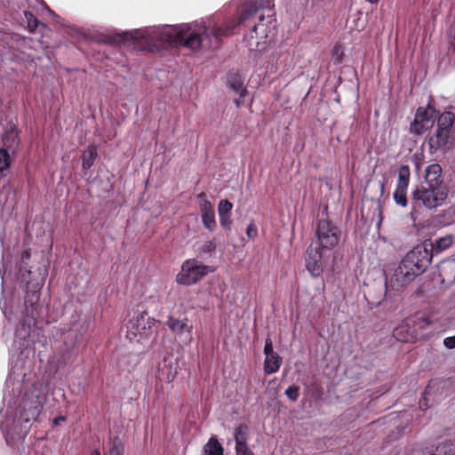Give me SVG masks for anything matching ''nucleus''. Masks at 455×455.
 I'll list each match as a JSON object with an SVG mask.
<instances>
[{"instance_id": "nucleus-1", "label": "nucleus", "mask_w": 455, "mask_h": 455, "mask_svg": "<svg viewBox=\"0 0 455 455\" xmlns=\"http://www.w3.org/2000/svg\"><path fill=\"white\" fill-rule=\"evenodd\" d=\"M236 26L231 21L225 28L212 20H200L178 26L149 27L125 32L124 36L145 43L155 48H161L165 44H180L193 50H208L217 47L221 37L229 35Z\"/></svg>"}, {"instance_id": "nucleus-2", "label": "nucleus", "mask_w": 455, "mask_h": 455, "mask_svg": "<svg viewBox=\"0 0 455 455\" xmlns=\"http://www.w3.org/2000/svg\"><path fill=\"white\" fill-rule=\"evenodd\" d=\"M430 261L426 248L417 247L408 252L391 275L386 273L387 284L399 290L422 273Z\"/></svg>"}, {"instance_id": "nucleus-3", "label": "nucleus", "mask_w": 455, "mask_h": 455, "mask_svg": "<svg viewBox=\"0 0 455 455\" xmlns=\"http://www.w3.org/2000/svg\"><path fill=\"white\" fill-rule=\"evenodd\" d=\"M274 20L264 21L260 17L259 22L245 36L246 45L250 52H262L267 49L275 34Z\"/></svg>"}, {"instance_id": "nucleus-4", "label": "nucleus", "mask_w": 455, "mask_h": 455, "mask_svg": "<svg viewBox=\"0 0 455 455\" xmlns=\"http://www.w3.org/2000/svg\"><path fill=\"white\" fill-rule=\"evenodd\" d=\"M447 196V187H435L430 184H420L412 192L413 204L417 206L423 205L427 209L441 206Z\"/></svg>"}, {"instance_id": "nucleus-5", "label": "nucleus", "mask_w": 455, "mask_h": 455, "mask_svg": "<svg viewBox=\"0 0 455 455\" xmlns=\"http://www.w3.org/2000/svg\"><path fill=\"white\" fill-rule=\"evenodd\" d=\"M157 332V323L146 313L133 316L127 324V337L131 340L141 342Z\"/></svg>"}, {"instance_id": "nucleus-6", "label": "nucleus", "mask_w": 455, "mask_h": 455, "mask_svg": "<svg viewBox=\"0 0 455 455\" xmlns=\"http://www.w3.org/2000/svg\"><path fill=\"white\" fill-rule=\"evenodd\" d=\"M212 271L211 267L204 265L195 259H187L183 262L181 269L176 276V282L182 285H192Z\"/></svg>"}, {"instance_id": "nucleus-7", "label": "nucleus", "mask_w": 455, "mask_h": 455, "mask_svg": "<svg viewBox=\"0 0 455 455\" xmlns=\"http://www.w3.org/2000/svg\"><path fill=\"white\" fill-rule=\"evenodd\" d=\"M44 403V398L36 387H33L28 393H25L20 407L19 420L26 423L36 420L39 417Z\"/></svg>"}, {"instance_id": "nucleus-8", "label": "nucleus", "mask_w": 455, "mask_h": 455, "mask_svg": "<svg viewBox=\"0 0 455 455\" xmlns=\"http://www.w3.org/2000/svg\"><path fill=\"white\" fill-rule=\"evenodd\" d=\"M436 116V110L429 104L426 108H419L414 121L411 124V132L417 135L423 134L426 131L433 127Z\"/></svg>"}, {"instance_id": "nucleus-9", "label": "nucleus", "mask_w": 455, "mask_h": 455, "mask_svg": "<svg viewBox=\"0 0 455 455\" xmlns=\"http://www.w3.org/2000/svg\"><path fill=\"white\" fill-rule=\"evenodd\" d=\"M317 238L321 249H331L339 243L338 229L328 220H322L317 226Z\"/></svg>"}, {"instance_id": "nucleus-10", "label": "nucleus", "mask_w": 455, "mask_h": 455, "mask_svg": "<svg viewBox=\"0 0 455 455\" xmlns=\"http://www.w3.org/2000/svg\"><path fill=\"white\" fill-rule=\"evenodd\" d=\"M323 249L311 244L307 251L306 267L311 275L319 276L323 269Z\"/></svg>"}, {"instance_id": "nucleus-11", "label": "nucleus", "mask_w": 455, "mask_h": 455, "mask_svg": "<svg viewBox=\"0 0 455 455\" xmlns=\"http://www.w3.org/2000/svg\"><path fill=\"white\" fill-rule=\"evenodd\" d=\"M197 198L199 200L202 222L206 229L213 232L217 228L214 209L210 201L206 199L204 193L199 194Z\"/></svg>"}, {"instance_id": "nucleus-12", "label": "nucleus", "mask_w": 455, "mask_h": 455, "mask_svg": "<svg viewBox=\"0 0 455 455\" xmlns=\"http://www.w3.org/2000/svg\"><path fill=\"white\" fill-rule=\"evenodd\" d=\"M167 325L184 343H191L193 339V326L191 324H188L185 321L170 316L167 320Z\"/></svg>"}, {"instance_id": "nucleus-13", "label": "nucleus", "mask_w": 455, "mask_h": 455, "mask_svg": "<svg viewBox=\"0 0 455 455\" xmlns=\"http://www.w3.org/2000/svg\"><path fill=\"white\" fill-rule=\"evenodd\" d=\"M451 144V132L444 128H437L435 133L429 139V146L435 150H444Z\"/></svg>"}, {"instance_id": "nucleus-14", "label": "nucleus", "mask_w": 455, "mask_h": 455, "mask_svg": "<svg viewBox=\"0 0 455 455\" xmlns=\"http://www.w3.org/2000/svg\"><path fill=\"white\" fill-rule=\"evenodd\" d=\"M442 168L437 164H430L425 172V180L421 184H430L435 187H446L441 179Z\"/></svg>"}, {"instance_id": "nucleus-15", "label": "nucleus", "mask_w": 455, "mask_h": 455, "mask_svg": "<svg viewBox=\"0 0 455 455\" xmlns=\"http://www.w3.org/2000/svg\"><path fill=\"white\" fill-rule=\"evenodd\" d=\"M393 336L395 339L402 342H407L413 338V332L411 330V320L405 319L396 326L393 331Z\"/></svg>"}, {"instance_id": "nucleus-16", "label": "nucleus", "mask_w": 455, "mask_h": 455, "mask_svg": "<svg viewBox=\"0 0 455 455\" xmlns=\"http://www.w3.org/2000/svg\"><path fill=\"white\" fill-rule=\"evenodd\" d=\"M424 455H455V440L440 442L436 446L430 448Z\"/></svg>"}, {"instance_id": "nucleus-17", "label": "nucleus", "mask_w": 455, "mask_h": 455, "mask_svg": "<svg viewBox=\"0 0 455 455\" xmlns=\"http://www.w3.org/2000/svg\"><path fill=\"white\" fill-rule=\"evenodd\" d=\"M4 148L13 155L19 144L18 132L15 127L11 126L10 130L6 131L3 136Z\"/></svg>"}, {"instance_id": "nucleus-18", "label": "nucleus", "mask_w": 455, "mask_h": 455, "mask_svg": "<svg viewBox=\"0 0 455 455\" xmlns=\"http://www.w3.org/2000/svg\"><path fill=\"white\" fill-rule=\"evenodd\" d=\"M227 82L231 90L238 93L240 97H244L247 91L243 87L241 76L236 73H229L227 76Z\"/></svg>"}, {"instance_id": "nucleus-19", "label": "nucleus", "mask_w": 455, "mask_h": 455, "mask_svg": "<svg viewBox=\"0 0 455 455\" xmlns=\"http://www.w3.org/2000/svg\"><path fill=\"white\" fill-rule=\"evenodd\" d=\"M282 363V358L277 355H270L266 356L264 362V371L267 374H272L276 372Z\"/></svg>"}, {"instance_id": "nucleus-20", "label": "nucleus", "mask_w": 455, "mask_h": 455, "mask_svg": "<svg viewBox=\"0 0 455 455\" xmlns=\"http://www.w3.org/2000/svg\"><path fill=\"white\" fill-rule=\"evenodd\" d=\"M97 148L93 145L89 146L82 156V166L84 169H90L97 157Z\"/></svg>"}, {"instance_id": "nucleus-21", "label": "nucleus", "mask_w": 455, "mask_h": 455, "mask_svg": "<svg viewBox=\"0 0 455 455\" xmlns=\"http://www.w3.org/2000/svg\"><path fill=\"white\" fill-rule=\"evenodd\" d=\"M206 455H223V448L216 437L212 436L204 448Z\"/></svg>"}, {"instance_id": "nucleus-22", "label": "nucleus", "mask_w": 455, "mask_h": 455, "mask_svg": "<svg viewBox=\"0 0 455 455\" xmlns=\"http://www.w3.org/2000/svg\"><path fill=\"white\" fill-rule=\"evenodd\" d=\"M234 438L235 442V446H241L243 444H247L248 439V427L246 425H239L235 429Z\"/></svg>"}, {"instance_id": "nucleus-23", "label": "nucleus", "mask_w": 455, "mask_h": 455, "mask_svg": "<svg viewBox=\"0 0 455 455\" xmlns=\"http://www.w3.org/2000/svg\"><path fill=\"white\" fill-rule=\"evenodd\" d=\"M455 116L451 112H444L442 114L437 121V128H444V130H448L451 132V128L454 123Z\"/></svg>"}, {"instance_id": "nucleus-24", "label": "nucleus", "mask_w": 455, "mask_h": 455, "mask_svg": "<svg viewBox=\"0 0 455 455\" xmlns=\"http://www.w3.org/2000/svg\"><path fill=\"white\" fill-rule=\"evenodd\" d=\"M410 180V169L406 165H403L398 171V180L396 188H408Z\"/></svg>"}, {"instance_id": "nucleus-25", "label": "nucleus", "mask_w": 455, "mask_h": 455, "mask_svg": "<svg viewBox=\"0 0 455 455\" xmlns=\"http://www.w3.org/2000/svg\"><path fill=\"white\" fill-rule=\"evenodd\" d=\"M452 243H453V236L446 235V236L437 239L435 241V243L433 244V249L436 252H441V251L450 248Z\"/></svg>"}, {"instance_id": "nucleus-26", "label": "nucleus", "mask_w": 455, "mask_h": 455, "mask_svg": "<svg viewBox=\"0 0 455 455\" xmlns=\"http://www.w3.org/2000/svg\"><path fill=\"white\" fill-rule=\"evenodd\" d=\"M11 154L6 148H0V172L9 168L12 163Z\"/></svg>"}, {"instance_id": "nucleus-27", "label": "nucleus", "mask_w": 455, "mask_h": 455, "mask_svg": "<svg viewBox=\"0 0 455 455\" xmlns=\"http://www.w3.org/2000/svg\"><path fill=\"white\" fill-rule=\"evenodd\" d=\"M124 448L123 443L115 438L110 442V446L107 455H124Z\"/></svg>"}, {"instance_id": "nucleus-28", "label": "nucleus", "mask_w": 455, "mask_h": 455, "mask_svg": "<svg viewBox=\"0 0 455 455\" xmlns=\"http://www.w3.org/2000/svg\"><path fill=\"white\" fill-rule=\"evenodd\" d=\"M406 192V188H395L393 196L395 203L402 207H405L407 205Z\"/></svg>"}, {"instance_id": "nucleus-29", "label": "nucleus", "mask_w": 455, "mask_h": 455, "mask_svg": "<svg viewBox=\"0 0 455 455\" xmlns=\"http://www.w3.org/2000/svg\"><path fill=\"white\" fill-rule=\"evenodd\" d=\"M233 204L228 200H221L218 205L219 215H230Z\"/></svg>"}, {"instance_id": "nucleus-30", "label": "nucleus", "mask_w": 455, "mask_h": 455, "mask_svg": "<svg viewBox=\"0 0 455 455\" xmlns=\"http://www.w3.org/2000/svg\"><path fill=\"white\" fill-rule=\"evenodd\" d=\"M25 18L28 22V27L31 31L37 28L38 20L31 12H25Z\"/></svg>"}, {"instance_id": "nucleus-31", "label": "nucleus", "mask_w": 455, "mask_h": 455, "mask_svg": "<svg viewBox=\"0 0 455 455\" xmlns=\"http://www.w3.org/2000/svg\"><path fill=\"white\" fill-rule=\"evenodd\" d=\"M299 387L295 386H291L285 390V395L291 401H296L299 397Z\"/></svg>"}, {"instance_id": "nucleus-32", "label": "nucleus", "mask_w": 455, "mask_h": 455, "mask_svg": "<svg viewBox=\"0 0 455 455\" xmlns=\"http://www.w3.org/2000/svg\"><path fill=\"white\" fill-rule=\"evenodd\" d=\"M219 217L221 227L227 230H230L232 223L230 220V215H219Z\"/></svg>"}, {"instance_id": "nucleus-33", "label": "nucleus", "mask_w": 455, "mask_h": 455, "mask_svg": "<svg viewBox=\"0 0 455 455\" xmlns=\"http://www.w3.org/2000/svg\"><path fill=\"white\" fill-rule=\"evenodd\" d=\"M257 12V8L254 4H251L250 5H248L246 7V9L244 10L243 13L242 14L241 16V20H245L246 19H248V17L250 15H252L254 14L255 12Z\"/></svg>"}, {"instance_id": "nucleus-34", "label": "nucleus", "mask_w": 455, "mask_h": 455, "mask_svg": "<svg viewBox=\"0 0 455 455\" xmlns=\"http://www.w3.org/2000/svg\"><path fill=\"white\" fill-rule=\"evenodd\" d=\"M236 455H254L253 452L249 449L247 444L241 446H235Z\"/></svg>"}, {"instance_id": "nucleus-35", "label": "nucleus", "mask_w": 455, "mask_h": 455, "mask_svg": "<svg viewBox=\"0 0 455 455\" xmlns=\"http://www.w3.org/2000/svg\"><path fill=\"white\" fill-rule=\"evenodd\" d=\"M264 354L266 356L275 354L274 352L272 340L270 339H266L265 347H264Z\"/></svg>"}, {"instance_id": "nucleus-36", "label": "nucleus", "mask_w": 455, "mask_h": 455, "mask_svg": "<svg viewBox=\"0 0 455 455\" xmlns=\"http://www.w3.org/2000/svg\"><path fill=\"white\" fill-rule=\"evenodd\" d=\"M246 235H248V237L250 238H254L257 236L258 235V230H257V228L255 227V225L253 223H251L247 228H246Z\"/></svg>"}, {"instance_id": "nucleus-37", "label": "nucleus", "mask_w": 455, "mask_h": 455, "mask_svg": "<svg viewBox=\"0 0 455 455\" xmlns=\"http://www.w3.org/2000/svg\"><path fill=\"white\" fill-rule=\"evenodd\" d=\"M215 250V243L212 241L205 243L202 247V251L204 253H210Z\"/></svg>"}, {"instance_id": "nucleus-38", "label": "nucleus", "mask_w": 455, "mask_h": 455, "mask_svg": "<svg viewBox=\"0 0 455 455\" xmlns=\"http://www.w3.org/2000/svg\"><path fill=\"white\" fill-rule=\"evenodd\" d=\"M444 346L449 349L455 348V335L451 337L445 338L443 340Z\"/></svg>"}, {"instance_id": "nucleus-39", "label": "nucleus", "mask_w": 455, "mask_h": 455, "mask_svg": "<svg viewBox=\"0 0 455 455\" xmlns=\"http://www.w3.org/2000/svg\"><path fill=\"white\" fill-rule=\"evenodd\" d=\"M43 8L52 16H55V13L44 4H42Z\"/></svg>"}, {"instance_id": "nucleus-40", "label": "nucleus", "mask_w": 455, "mask_h": 455, "mask_svg": "<svg viewBox=\"0 0 455 455\" xmlns=\"http://www.w3.org/2000/svg\"><path fill=\"white\" fill-rule=\"evenodd\" d=\"M64 420H65V419L63 417H60V418L55 419L53 423L55 425H57V424H59V422L64 421Z\"/></svg>"}, {"instance_id": "nucleus-41", "label": "nucleus", "mask_w": 455, "mask_h": 455, "mask_svg": "<svg viewBox=\"0 0 455 455\" xmlns=\"http://www.w3.org/2000/svg\"><path fill=\"white\" fill-rule=\"evenodd\" d=\"M92 455H101V454L99 450H94V451H92Z\"/></svg>"}, {"instance_id": "nucleus-42", "label": "nucleus", "mask_w": 455, "mask_h": 455, "mask_svg": "<svg viewBox=\"0 0 455 455\" xmlns=\"http://www.w3.org/2000/svg\"><path fill=\"white\" fill-rule=\"evenodd\" d=\"M368 2L371 4H377L379 0H368Z\"/></svg>"}, {"instance_id": "nucleus-43", "label": "nucleus", "mask_w": 455, "mask_h": 455, "mask_svg": "<svg viewBox=\"0 0 455 455\" xmlns=\"http://www.w3.org/2000/svg\"><path fill=\"white\" fill-rule=\"evenodd\" d=\"M235 104H236L237 107L240 106V102L238 100H235Z\"/></svg>"}, {"instance_id": "nucleus-44", "label": "nucleus", "mask_w": 455, "mask_h": 455, "mask_svg": "<svg viewBox=\"0 0 455 455\" xmlns=\"http://www.w3.org/2000/svg\"><path fill=\"white\" fill-rule=\"evenodd\" d=\"M334 54H339L338 49L334 50Z\"/></svg>"}, {"instance_id": "nucleus-45", "label": "nucleus", "mask_w": 455, "mask_h": 455, "mask_svg": "<svg viewBox=\"0 0 455 455\" xmlns=\"http://www.w3.org/2000/svg\"><path fill=\"white\" fill-rule=\"evenodd\" d=\"M334 54H339L338 49L334 50Z\"/></svg>"}]
</instances>
